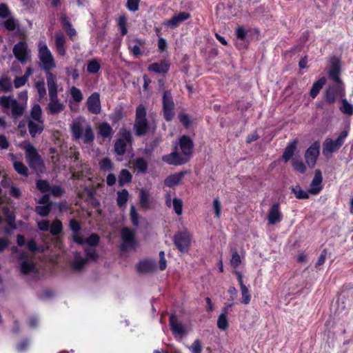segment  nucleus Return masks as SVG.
<instances>
[{"instance_id":"nucleus-1","label":"nucleus","mask_w":353,"mask_h":353,"mask_svg":"<svg viewBox=\"0 0 353 353\" xmlns=\"http://www.w3.org/2000/svg\"><path fill=\"white\" fill-rule=\"evenodd\" d=\"M179 148L175 145L174 150L169 154L163 157V161L170 165H182L187 163L192 153L193 143L188 136H182L179 141Z\"/></svg>"},{"instance_id":"nucleus-2","label":"nucleus","mask_w":353,"mask_h":353,"mask_svg":"<svg viewBox=\"0 0 353 353\" xmlns=\"http://www.w3.org/2000/svg\"><path fill=\"white\" fill-rule=\"evenodd\" d=\"M19 99L14 98L12 95L0 97V106L10 117L16 120L21 117L27 109L28 93L27 91L19 94Z\"/></svg>"},{"instance_id":"nucleus-3","label":"nucleus","mask_w":353,"mask_h":353,"mask_svg":"<svg viewBox=\"0 0 353 353\" xmlns=\"http://www.w3.org/2000/svg\"><path fill=\"white\" fill-rule=\"evenodd\" d=\"M72 136L75 140L81 139L85 143H90L94 139V134L91 125L86 120L79 117L70 125Z\"/></svg>"},{"instance_id":"nucleus-4","label":"nucleus","mask_w":353,"mask_h":353,"mask_svg":"<svg viewBox=\"0 0 353 353\" xmlns=\"http://www.w3.org/2000/svg\"><path fill=\"white\" fill-rule=\"evenodd\" d=\"M38 57L41 64V68L44 71L52 70L56 67L51 51L43 41H40L38 44Z\"/></svg>"},{"instance_id":"nucleus-5","label":"nucleus","mask_w":353,"mask_h":353,"mask_svg":"<svg viewBox=\"0 0 353 353\" xmlns=\"http://www.w3.org/2000/svg\"><path fill=\"white\" fill-rule=\"evenodd\" d=\"M347 136V131L344 130L335 141L330 138H326L323 143V154L324 156L328 157L332 153L337 152L343 145Z\"/></svg>"},{"instance_id":"nucleus-6","label":"nucleus","mask_w":353,"mask_h":353,"mask_svg":"<svg viewBox=\"0 0 353 353\" xmlns=\"http://www.w3.org/2000/svg\"><path fill=\"white\" fill-rule=\"evenodd\" d=\"M145 108L143 105H139L136 110V121L134 129L137 136H143L148 130V122L145 119Z\"/></svg>"},{"instance_id":"nucleus-7","label":"nucleus","mask_w":353,"mask_h":353,"mask_svg":"<svg viewBox=\"0 0 353 353\" xmlns=\"http://www.w3.org/2000/svg\"><path fill=\"white\" fill-rule=\"evenodd\" d=\"M122 243L120 249L122 252H128L134 250L137 245L135 232L128 228H123L121 231Z\"/></svg>"},{"instance_id":"nucleus-8","label":"nucleus","mask_w":353,"mask_h":353,"mask_svg":"<svg viewBox=\"0 0 353 353\" xmlns=\"http://www.w3.org/2000/svg\"><path fill=\"white\" fill-rule=\"evenodd\" d=\"M173 241L176 248L181 252L185 253L188 252L191 243V235L188 231L178 232L174 234Z\"/></svg>"},{"instance_id":"nucleus-9","label":"nucleus","mask_w":353,"mask_h":353,"mask_svg":"<svg viewBox=\"0 0 353 353\" xmlns=\"http://www.w3.org/2000/svg\"><path fill=\"white\" fill-rule=\"evenodd\" d=\"M320 153L319 141L314 142L305 152V163L310 168H314Z\"/></svg>"},{"instance_id":"nucleus-10","label":"nucleus","mask_w":353,"mask_h":353,"mask_svg":"<svg viewBox=\"0 0 353 353\" xmlns=\"http://www.w3.org/2000/svg\"><path fill=\"white\" fill-rule=\"evenodd\" d=\"M50 101L47 105L46 110L48 114L57 115L63 112L65 105L59 98L57 94H50Z\"/></svg>"},{"instance_id":"nucleus-11","label":"nucleus","mask_w":353,"mask_h":353,"mask_svg":"<svg viewBox=\"0 0 353 353\" xmlns=\"http://www.w3.org/2000/svg\"><path fill=\"white\" fill-rule=\"evenodd\" d=\"M163 108L164 117L167 121H171L174 115V103L170 92L165 91L163 96Z\"/></svg>"},{"instance_id":"nucleus-12","label":"nucleus","mask_w":353,"mask_h":353,"mask_svg":"<svg viewBox=\"0 0 353 353\" xmlns=\"http://www.w3.org/2000/svg\"><path fill=\"white\" fill-rule=\"evenodd\" d=\"M132 134L129 131L124 130L121 132V137L114 144L115 152L119 155H123L126 151L127 144L130 143Z\"/></svg>"},{"instance_id":"nucleus-13","label":"nucleus","mask_w":353,"mask_h":353,"mask_svg":"<svg viewBox=\"0 0 353 353\" xmlns=\"http://www.w3.org/2000/svg\"><path fill=\"white\" fill-rule=\"evenodd\" d=\"M86 105L90 112L99 114L101 111L100 95L98 92H93L87 99Z\"/></svg>"},{"instance_id":"nucleus-14","label":"nucleus","mask_w":353,"mask_h":353,"mask_svg":"<svg viewBox=\"0 0 353 353\" xmlns=\"http://www.w3.org/2000/svg\"><path fill=\"white\" fill-rule=\"evenodd\" d=\"M190 18V14L188 12H181L174 14L170 20L165 21L163 24L166 27L174 29Z\"/></svg>"},{"instance_id":"nucleus-15","label":"nucleus","mask_w":353,"mask_h":353,"mask_svg":"<svg viewBox=\"0 0 353 353\" xmlns=\"http://www.w3.org/2000/svg\"><path fill=\"white\" fill-rule=\"evenodd\" d=\"M282 213L280 210V205L279 203H274L270 207L268 214V221L270 225H274L279 223L282 220Z\"/></svg>"},{"instance_id":"nucleus-16","label":"nucleus","mask_w":353,"mask_h":353,"mask_svg":"<svg viewBox=\"0 0 353 353\" xmlns=\"http://www.w3.org/2000/svg\"><path fill=\"white\" fill-rule=\"evenodd\" d=\"M13 53L15 57L21 63L26 62L28 59V48L25 41H20L13 48Z\"/></svg>"},{"instance_id":"nucleus-17","label":"nucleus","mask_w":353,"mask_h":353,"mask_svg":"<svg viewBox=\"0 0 353 353\" xmlns=\"http://www.w3.org/2000/svg\"><path fill=\"white\" fill-rule=\"evenodd\" d=\"M66 38L61 32H57L54 37L55 49L58 55L63 57L66 54L65 43Z\"/></svg>"},{"instance_id":"nucleus-18","label":"nucleus","mask_w":353,"mask_h":353,"mask_svg":"<svg viewBox=\"0 0 353 353\" xmlns=\"http://www.w3.org/2000/svg\"><path fill=\"white\" fill-rule=\"evenodd\" d=\"M170 325L175 336H182L185 334L186 330L184 325L178 321L174 314H172L170 317Z\"/></svg>"},{"instance_id":"nucleus-19","label":"nucleus","mask_w":353,"mask_h":353,"mask_svg":"<svg viewBox=\"0 0 353 353\" xmlns=\"http://www.w3.org/2000/svg\"><path fill=\"white\" fill-rule=\"evenodd\" d=\"M331 68L329 72V75L335 82H339L340 75V61L336 57H333L330 59Z\"/></svg>"},{"instance_id":"nucleus-20","label":"nucleus","mask_w":353,"mask_h":353,"mask_svg":"<svg viewBox=\"0 0 353 353\" xmlns=\"http://www.w3.org/2000/svg\"><path fill=\"white\" fill-rule=\"evenodd\" d=\"M322 174L320 170H316L314 179L311 183V188L309 192L313 194H318L322 189Z\"/></svg>"},{"instance_id":"nucleus-21","label":"nucleus","mask_w":353,"mask_h":353,"mask_svg":"<svg viewBox=\"0 0 353 353\" xmlns=\"http://www.w3.org/2000/svg\"><path fill=\"white\" fill-rule=\"evenodd\" d=\"M69 226L73 233V240L79 244H83V238L79 234L81 228L79 222L76 219H71Z\"/></svg>"},{"instance_id":"nucleus-22","label":"nucleus","mask_w":353,"mask_h":353,"mask_svg":"<svg viewBox=\"0 0 353 353\" xmlns=\"http://www.w3.org/2000/svg\"><path fill=\"white\" fill-rule=\"evenodd\" d=\"M43 123L44 121H28V127L32 137H35L37 134H40L43 132Z\"/></svg>"},{"instance_id":"nucleus-23","label":"nucleus","mask_w":353,"mask_h":353,"mask_svg":"<svg viewBox=\"0 0 353 353\" xmlns=\"http://www.w3.org/2000/svg\"><path fill=\"white\" fill-rule=\"evenodd\" d=\"M185 173V172H180L168 176L164 180V184L170 188L179 185Z\"/></svg>"},{"instance_id":"nucleus-24","label":"nucleus","mask_w":353,"mask_h":353,"mask_svg":"<svg viewBox=\"0 0 353 353\" xmlns=\"http://www.w3.org/2000/svg\"><path fill=\"white\" fill-rule=\"evenodd\" d=\"M298 141L296 139H294L287 145L286 148H285V150L283 152L282 158L285 163H287L289 161L290 159H291L294 154V152L297 147Z\"/></svg>"},{"instance_id":"nucleus-25","label":"nucleus","mask_w":353,"mask_h":353,"mask_svg":"<svg viewBox=\"0 0 353 353\" xmlns=\"http://www.w3.org/2000/svg\"><path fill=\"white\" fill-rule=\"evenodd\" d=\"M170 68V63L166 60H162L159 63H153L149 65L148 70L156 73H166Z\"/></svg>"},{"instance_id":"nucleus-26","label":"nucleus","mask_w":353,"mask_h":353,"mask_svg":"<svg viewBox=\"0 0 353 353\" xmlns=\"http://www.w3.org/2000/svg\"><path fill=\"white\" fill-rule=\"evenodd\" d=\"M46 74L47 85L48 88V94H57V85L56 77L54 75L51 70L45 71Z\"/></svg>"},{"instance_id":"nucleus-27","label":"nucleus","mask_w":353,"mask_h":353,"mask_svg":"<svg viewBox=\"0 0 353 353\" xmlns=\"http://www.w3.org/2000/svg\"><path fill=\"white\" fill-rule=\"evenodd\" d=\"M42 115L43 111L41 107L39 104H35L30 110L28 121H44Z\"/></svg>"},{"instance_id":"nucleus-28","label":"nucleus","mask_w":353,"mask_h":353,"mask_svg":"<svg viewBox=\"0 0 353 353\" xmlns=\"http://www.w3.org/2000/svg\"><path fill=\"white\" fill-rule=\"evenodd\" d=\"M98 133L103 138H111L113 134V130L110 125L106 122L101 123L98 128Z\"/></svg>"},{"instance_id":"nucleus-29","label":"nucleus","mask_w":353,"mask_h":353,"mask_svg":"<svg viewBox=\"0 0 353 353\" xmlns=\"http://www.w3.org/2000/svg\"><path fill=\"white\" fill-rule=\"evenodd\" d=\"M30 167L37 172H42L44 169L43 161L39 154L28 161Z\"/></svg>"},{"instance_id":"nucleus-30","label":"nucleus","mask_w":353,"mask_h":353,"mask_svg":"<svg viewBox=\"0 0 353 353\" xmlns=\"http://www.w3.org/2000/svg\"><path fill=\"white\" fill-rule=\"evenodd\" d=\"M137 270L140 273H148L155 270V264L152 261H143L137 265Z\"/></svg>"},{"instance_id":"nucleus-31","label":"nucleus","mask_w":353,"mask_h":353,"mask_svg":"<svg viewBox=\"0 0 353 353\" xmlns=\"http://www.w3.org/2000/svg\"><path fill=\"white\" fill-rule=\"evenodd\" d=\"M130 163L132 164V168L141 173L146 172L148 170V163L143 158H137L136 159L131 161Z\"/></svg>"},{"instance_id":"nucleus-32","label":"nucleus","mask_w":353,"mask_h":353,"mask_svg":"<svg viewBox=\"0 0 353 353\" xmlns=\"http://www.w3.org/2000/svg\"><path fill=\"white\" fill-rule=\"evenodd\" d=\"M25 152H26V158L27 162L32 159V158L39 155L37 150L34 148V146L30 143H24L23 146Z\"/></svg>"},{"instance_id":"nucleus-33","label":"nucleus","mask_w":353,"mask_h":353,"mask_svg":"<svg viewBox=\"0 0 353 353\" xmlns=\"http://www.w3.org/2000/svg\"><path fill=\"white\" fill-rule=\"evenodd\" d=\"M326 79L325 77H321L317 81H316L310 90V96L312 98H315L322 89L323 86L325 84Z\"/></svg>"},{"instance_id":"nucleus-34","label":"nucleus","mask_w":353,"mask_h":353,"mask_svg":"<svg viewBox=\"0 0 353 353\" xmlns=\"http://www.w3.org/2000/svg\"><path fill=\"white\" fill-rule=\"evenodd\" d=\"M87 259L83 258L80 253L76 252L74 255L72 266L75 270H80L87 263Z\"/></svg>"},{"instance_id":"nucleus-35","label":"nucleus","mask_w":353,"mask_h":353,"mask_svg":"<svg viewBox=\"0 0 353 353\" xmlns=\"http://www.w3.org/2000/svg\"><path fill=\"white\" fill-rule=\"evenodd\" d=\"M101 68V62L97 59H91L87 65V71L90 74L97 73Z\"/></svg>"},{"instance_id":"nucleus-36","label":"nucleus","mask_w":353,"mask_h":353,"mask_svg":"<svg viewBox=\"0 0 353 353\" xmlns=\"http://www.w3.org/2000/svg\"><path fill=\"white\" fill-rule=\"evenodd\" d=\"M35 270L34 264L30 260H25L21 264V272L23 274H28L34 272Z\"/></svg>"},{"instance_id":"nucleus-37","label":"nucleus","mask_w":353,"mask_h":353,"mask_svg":"<svg viewBox=\"0 0 353 353\" xmlns=\"http://www.w3.org/2000/svg\"><path fill=\"white\" fill-rule=\"evenodd\" d=\"M70 94L73 101L77 103H79L83 99V95L80 89L75 86H72L70 89Z\"/></svg>"},{"instance_id":"nucleus-38","label":"nucleus","mask_w":353,"mask_h":353,"mask_svg":"<svg viewBox=\"0 0 353 353\" xmlns=\"http://www.w3.org/2000/svg\"><path fill=\"white\" fill-rule=\"evenodd\" d=\"M132 180V174L127 170H122L119 176V185L123 186L125 183L130 182Z\"/></svg>"},{"instance_id":"nucleus-39","label":"nucleus","mask_w":353,"mask_h":353,"mask_svg":"<svg viewBox=\"0 0 353 353\" xmlns=\"http://www.w3.org/2000/svg\"><path fill=\"white\" fill-rule=\"evenodd\" d=\"M128 192L125 189H123L117 192V204L119 207H123L125 205L128 199Z\"/></svg>"},{"instance_id":"nucleus-40","label":"nucleus","mask_w":353,"mask_h":353,"mask_svg":"<svg viewBox=\"0 0 353 353\" xmlns=\"http://www.w3.org/2000/svg\"><path fill=\"white\" fill-rule=\"evenodd\" d=\"M342 105L339 108L340 111L347 115L353 114V105L350 104L346 99L341 100Z\"/></svg>"},{"instance_id":"nucleus-41","label":"nucleus","mask_w":353,"mask_h":353,"mask_svg":"<svg viewBox=\"0 0 353 353\" xmlns=\"http://www.w3.org/2000/svg\"><path fill=\"white\" fill-rule=\"evenodd\" d=\"M12 82L8 77H3L0 79V90L7 92L12 90Z\"/></svg>"},{"instance_id":"nucleus-42","label":"nucleus","mask_w":353,"mask_h":353,"mask_svg":"<svg viewBox=\"0 0 353 353\" xmlns=\"http://www.w3.org/2000/svg\"><path fill=\"white\" fill-rule=\"evenodd\" d=\"M140 204L141 207L147 208L150 205L149 194L147 190L141 189L139 192Z\"/></svg>"},{"instance_id":"nucleus-43","label":"nucleus","mask_w":353,"mask_h":353,"mask_svg":"<svg viewBox=\"0 0 353 353\" xmlns=\"http://www.w3.org/2000/svg\"><path fill=\"white\" fill-rule=\"evenodd\" d=\"M292 166L294 169L299 172V173L303 174L306 171V166L301 159H293L292 161Z\"/></svg>"},{"instance_id":"nucleus-44","label":"nucleus","mask_w":353,"mask_h":353,"mask_svg":"<svg viewBox=\"0 0 353 353\" xmlns=\"http://www.w3.org/2000/svg\"><path fill=\"white\" fill-rule=\"evenodd\" d=\"M14 170L21 175L28 176V171L27 167L21 162L14 161L13 162Z\"/></svg>"},{"instance_id":"nucleus-45","label":"nucleus","mask_w":353,"mask_h":353,"mask_svg":"<svg viewBox=\"0 0 353 353\" xmlns=\"http://www.w3.org/2000/svg\"><path fill=\"white\" fill-rule=\"evenodd\" d=\"M217 327L221 330H225L228 327L227 314L222 313L217 320Z\"/></svg>"},{"instance_id":"nucleus-46","label":"nucleus","mask_w":353,"mask_h":353,"mask_svg":"<svg viewBox=\"0 0 353 353\" xmlns=\"http://www.w3.org/2000/svg\"><path fill=\"white\" fill-rule=\"evenodd\" d=\"M292 191L299 199H307L309 198L308 193L303 190L299 185L293 187Z\"/></svg>"},{"instance_id":"nucleus-47","label":"nucleus","mask_w":353,"mask_h":353,"mask_svg":"<svg viewBox=\"0 0 353 353\" xmlns=\"http://www.w3.org/2000/svg\"><path fill=\"white\" fill-rule=\"evenodd\" d=\"M172 206L177 215H181L183 211V201L181 199L174 198L172 199Z\"/></svg>"},{"instance_id":"nucleus-48","label":"nucleus","mask_w":353,"mask_h":353,"mask_svg":"<svg viewBox=\"0 0 353 353\" xmlns=\"http://www.w3.org/2000/svg\"><path fill=\"white\" fill-rule=\"evenodd\" d=\"M241 291L242 301L241 303L248 305L250 303L251 300V295L248 290V288L245 285L240 287Z\"/></svg>"},{"instance_id":"nucleus-49","label":"nucleus","mask_w":353,"mask_h":353,"mask_svg":"<svg viewBox=\"0 0 353 353\" xmlns=\"http://www.w3.org/2000/svg\"><path fill=\"white\" fill-rule=\"evenodd\" d=\"M100 169L104 172L111 171L113 168L112 162L109 158H104L99 162Z\"/></svg>"},{"instance_id":"nucleus-50","label":"nucleus","mask_w":353,"mask_h":353,"mask_svg":"<svg viewBox=\"0 0 353 353\" xmlns=\"http://www.w3.org/2000/svg\"><path fill=\"white\" fill-rule=\"evenodd\" d=\"M62 230V223L59 220H54L50 226V232L54 234H59Z\"/></svg>"},{"instance_id":"nucleus-51","label":"nucleus","mask_w":353,"mask_h":353,"mask_svg":"<svg viewBox=\"0 0 353 353\" xmlns=\"http://www.w3.org/2000/svg\"><path fill=\"white\" fill-rule=\"evenodd\" d=\"M35 88L37 90L39 98H43L44 96L46 94V90L44 81H39L36 82Z\"/></svg>"},{"instance_id":"nucleus-52","label":"nucleus","mask_w":353,"mask_h":353,"mask_svg":"<svg viewBox=\"0 0 353 353\" xmlns=\"http://www.w3.org/2000/svg\"><path fill=\"white\" fill-rule=\"evenodd\" d=\"M337 97V94H336L334 88H328L325 93V100L329 103H334L336 98Z\"/></svg>"},{"instance_id":"nucleus-53","label":"nucleus","mask_w":353,"mask_h":353,"mask_svg":"<svg viewBox=\"0 0 353 353\" xmlns=\"http://www.w3.org/2000/svg\"><path fill=\"white\" fill-rule=\"evenodd\" d=\"M35 211L39 215L42 216H46L50 212V205L37 206Z\"/></svg>"},{"instance_id":"nucleus-54","label":"nucleus","mask_w":353,"mask_h":353,"mask_svg":"<svg viewBox=\"0 0 353 353\" xmlns=\"http://www.w3.org/2000/svg\"><path fill=\"white\" fill-rule=\"evenodd\" d=\"M28 74H24L22 77H17L14 80V85L16 88H19L24 85L28 81Z\"/></svg>"},{"instance_id":"nucleus-55","label":"nucleus","mask_w":353,"mask_h":353,"mask_svg":"<svg viewBox=\"0 0 353 353\" xmlns=\"http://www.w3.org/2000/svg\"><path fill=\"white\" fill-rule=\"evenodd\" d=\"M241 263V257H240L239 254L237 253L236 251H234L232 253V256L230 259L231 265L233 268H236L240 265Z\"/></svg>"},{"instance_id":"nucleus-56","label":"nucleus","mask_w":353,"mask_h":353,"mask_svg":"<svg viewBox=\"0 0 353 353\" xmlns=\"http://www.w3.org/2000/svg\"><path fill=\"white\" fill-rule=\"evenodd\" d=\"M189 350L192 353H201L202 347L201 341L199 339H196L192 344L189 347Z\"/></svg>"},{"instance_id":"nucleus-57","label":"nucleus","mask_w":353,"mask_h":353,"mask_svg":"<svg viewBox=\"0 0 353 353\" xmlns=\"http://www.w3.org/2000/svg\"><path fill=\"white\" fill-rule=\"evenodd\" d=\"M130 219L132 222V224L134 226H138L139 225V215L136 210V208L133 205L131 206V208H130Z\"/></svg>"},{"instance_id":"nucleus-58","label":"nucleus","mask_w":353,"mask_h":353,"mask_svg":"<svg viewBox=\"0 0 353 353\" xmlns=\"http://www.w3.org/2000/svg\"><path fill=\"white\" fill-rule=\"evenodd\" d=\"M99 241V237L97 234H92L88 239H83V243H87L90 246L93 247L96 245Z\"/></svg>"},{"instance_id":"nucleus-59","label":"nucleus","mask_w":353,"mask_h":353,"mask_svg":"<svg viewBox=\"0 0 353 353\" xmlns=\"http://www.w3.org/2000/svg\"><path fill=\"white\" fill-rule=\"evenodd\" d=\"M37 187L42 192H46L50 190L49 183L45 180L37 181Z\"/></svg>"},{"instance_id":"nucleus-60","label":"nucleus","mask_w":353,"mask_h":353,"mask_svg":"<svg viewBox=\"0 0 353 353\" xmlns=\"http://www.w3.org/2000/svg\"><path fill=\"white\" fill-rule=\"evenodd\" d=\"M213 209L215 214V217L217 219L220 218L221 211V204L219 199H215L213 201Z\"/></svg>"},{"instance_id":"nucleus-61","label":"nucleus","mask_w":353,"mask_h":353,"mask_svg":"<svg viewBox=\"0 0 353 353\" xmlns=\"http://www.w3.org/2000/svg\"><path fill=\"white\" fill-rule=\"evenodd\" d=\"M134 41L136 42V43L133 46H130V48L132 52L133 53V54L135 55L136 57H138L141 54V52L140 47H139V44L142 45L143 43H141V41L137 39L134 40Z\"/></svg>"},{"instance_id":"nucleus-62","label":"nucleus","mask_w":353,"mask_h":353,"mask_svg":"<svg viewBox=\"0 0 353 353\" xmlns=\"http://www.w3.org/2000/svg\"><path fill=\"white\" fill-rule=\"evenodd\" d=\"M61 23L62 24L63 28L65 31L73 28L70 21L65 14H61Z\"/></svg>"},{"instance_id":"nucleus-63","label":"nucleus","mask_w":353,"mask_h":353,"mask_svg":"<svg viewBox=\"0 0 353 353\" xmlns=\"http://www.w3.org/2000/svg\"><path fill=\"white\" fill-rule=\"evenodd\" d=\"M336 83V85L335 86L332 87L331 88L334 89V91L337 96L343 97L345 95V91L341 81L339 80V82Z\"/></svg>"},{"instance_id":"nucleus-64","label":"nucleus","mask_w":353,"mask_h":353,"mask_svg":"<svg viewBox=\"0 0 353 353\" xmlns=\"http://www.w3.org/2000/svg\"><path fill=\"white\" fill-rule=\"evenodd\" d=\"M140 0H128L127 8L129 10L135 12L139 8Z\"/></svg>"}]
</instances>
